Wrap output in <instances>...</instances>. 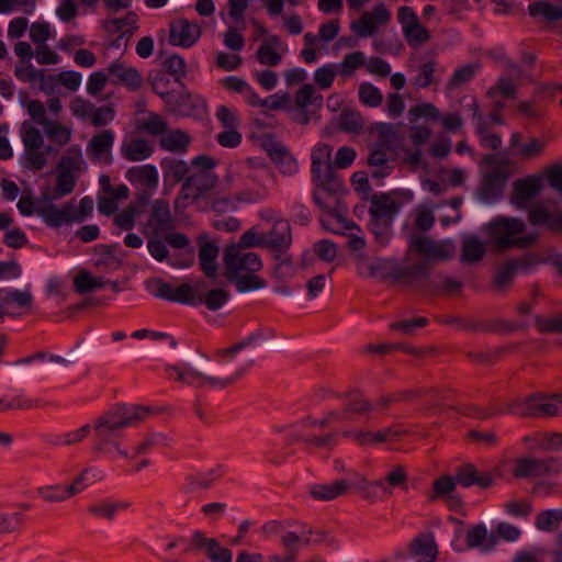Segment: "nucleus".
Segmentation results:
<instances>
[{
	"mask_svg": "<svg viewBox=\"0 0 562 562\" xmlns=\"http://www.w3.org/2000/svg\"><path fill=\"white\" fill-rule=\"evenodd\" d=\"M223 261L225 277L238 292L261 290L266 281L257 274L262 268V261L256 252L245 251L232 244L224 249Z\"/></svg>",
	"mask_w": 562,
	"mask_h": 562,
	"instance_id": "nucleus-1",
	"label": "nucleus"
},
{
	"mask_svg": "<svg viewBox=\"0 0 562 562\" xmlns=\"http://www.w3.org/2000/svg\"><path fill=\"white\" fill-rule=\"evenodd\" d=\"M525 229L526 224L521 218L508 216H497L483 227L491 244L498 249H528L533 246L539 234L532 232L520 236Z\"/></svg>",
	"mask_w": 562,
	"mask_h": 562,
	"instance_id": "nucleus-2",
	"label": "nucleus"
},
{
	"mask_svg": "<svg viewBox=\"0 0 562 562\" xmlns=\"http://www.w3.org/2000/svg\"><path fill=\"white\" fill-rule=\"evenodd\" d=\"M402 203L390 193H378L370 198V229L375 238L384 244L392 234V225Z\"/></svg>",
	"mask_w": 562,
	"mask_h": 562,
	"instance_id": "nucleus-3",
	"label": "nucleus"
},
{
	"mask_svg": "<svg viewBox=\"0 0 562 562\" xmlns=\"http://www.w3.org/2000/svg\"><path fill=\"white\" fill-rule=\"evenodd\" d=\"M150 408L137 405H120L101 415L94 425L100 437L116 436L124 428L133 426L148 416Z\"/></svg>",
	"mask_w": 562,
	"mask_h": 562,
	"instance_id": "nucleus-4",
	"label": "nucleus"
},
{
	"mask_svg": "<svg viewBox=\"0 0 562 562\" xmlns=\"http://www.w3.org/2000/svg\"><path fill=\"white\" fill-rule=\"evenodd\" d=\"M21 139L24 146V166L32 170H42L48 161V156L55 153L52 145L44 146V137L41 131L29 122H23L20 128Z\"/></svg>",
	"mask_w": 562,
	"mask_h": 562,
	"instance_id": "nucleus-5",
	"label": "nucleus"
},
{
	"mask_svg": "<svg viewBox=\"0 0 562 562\" xmlns=\"http://www.w3.org/2000/svg\"><path fill=\"white\" fill-rule=\"evenodd\" d=\"M333 148L327 144H318L312 151L313 181L329 195L342 191V183L334 176L331 166Z\"/></svg>",
	"mask_w": 562,
	"mask_h": 562,
	"instance_id": "nucleus-6",
	"label": "nucleus"
},
{
	"mask_svg": "<svg viewBox=\"0 0 562 562\" xmlns=\"http://www.w3.org/2000/svg\"><path fill=\"white\" fill-rule=\"evenodd\" d=\"M509 411L518 408L522 417H552L562 415V406L551 400V395L533 393L524 398H517L508 405Z\"/></svg>",
	"mask_w": 562,
	"mask_h": 562,
	"instance_id": "nucleus-7",
	"label": "nucleus"
},
{
	"mask_svg": "<svg viewBox=\"0 0 562 562\" xmlns=\"http://www.w3.org/2000/svg\"><path fill=\"white\" fill-rule=\"evenodd\" d=\"M265 247L274 252V260L278 261L274 273L279 274L282 266H290L292 260L290 257L282 255L290 248L292 244V232L288 221H277L272 228L263 234Z\"/></svg>",
	"mask_w": 562,
	"mask_h": 562,
	"instance_id": "nucleus-8",
	"label": "nucleus"
},
{
	"mask_svg": "<svg viewBox=\"0 0 562 562\" xmlns=\"http://www.w3.org/2000/svg\"><path fill=\"white\" fill-rule=\"evenodd\" d=\"M397 20L407 45L418 49L431 40L430 31L424 26L414 9L403 5L397 9Z\"/></svg>",
	"mask_w": 562,
	"mask_h": 562,
	"instance_id": "nucleus-9",
	"label": "nucleus"
},
{
	"mask_svg": "<svg viewBox=\"0 0 562 562\" xmlns=\"http://www.w3.org/2000/svg\"><path fill=\"white\" fill-rule=\"evenodd\" d=\"M36 214L44 223L53 228L63 225H69L75 222V203L72 201L64 203L61 206L55 205L53 201H44L43 195L37 200Z\"/></svg>",
	"mask_w": 562,
	"mask_h": 562,
	"instance_id": "nucleus-10",
	"label": "nucleus"
},
{
	"mask_svg": "<svg viewBox=\"0 0 562 562\" xmlns=\"http://www.w3.org/2000/svg\"><path fill=\"white\" fill-rule=\"evenodd\" d=\"M391 12L383 2L374 4L371 11L362 13L358 21L351 23V30L360 37H369L376 33L379 25H386Z\"/></svg>",
	"mask_w": 562,
	"mask_h": 562,
	"instance_id": "nucleus-11",
	"label": "nucleus"
},
{
	"mask_svg": "<svg viewBox=\"0 0 562 562\" xmlns=\"http://www.w3.org/2000/svg\"><path fill=\"white\" fill-rule=\"evenodd\" d=\"M391 12L383 2L374 4L371 11L362 13L358 21L351 23V30L360 37H369L376 33L379 25H386Z\"/></svg>",
	"mask_w": 562,
	"mask_h": 562,
	"instance_id": "nucleus-12",
	"label": "nucleus"
},
{
	"mask_svg": "<svg viewBox=\"0 0 562 562\" xmlns=\"http://www.w3.org/2000/svg\"><path fill=\"white\" fill-rule=\"evenodd\" d=\"M543 188L541 176H529L514 182L510 202L519 210L531 209V201L540 194Z\"/></svg>",
	"mask_w": 562,
	"mask_h": 562,
	"instance_id": "nucleus-13",
	"label": "nucleus"
},
{
	"mask_svg": "<svg viewBox=\"0 0 562 562\" xmlns=\"http://www.w3.org/2000/svg\"><path fill=\"white\" fill-rule=\"evenodd\" d=\"M411 248L431 260L445 261L452 258L454 245L452 241H435L428 236L419 235L411 240Z\"/></svg>",
	"mask_w": 562,
	"mask_h": 562,
	"instance_id": "nucleus-14",
	"label": "nucleus"
},
{
	"mask_svg": "<svg viewBox=\"0 0 562 562\" xmlns=\"http://www.w3.org/2000/svg\"><path fill=\"white\" fill-rule=\"evenodd\" d=\"M202 29L199 23L178 18L169 24V43L183 48L192 47L201 37Z\"/></svg>",
	"mask_w": 562,
	"mask_h": 562,
	"instance_id": "nucleus-15",
	"label": "nucleus"
},
{
	"mask_svg": "<svg viewBox=\"0 0 562 562\" xmlns=\"http://www.w3.org/2000/svg\"><path fill=\"white\" fill-rule=\"evenodd\" d=\"M114 139L115 136L111 130H101L95 133L87 144L86 153L89 159L100 165L112 164Z\"/></svg>",
	"mask_w": 562,
	"mask_h": 562,
	"instance_id": "nucleus-16",
	"label": "nucleus"
},
{
	"mask_svg": "<svg viewBox=\"0 0 562 562\" xmlns=\"http://www.w3.org/2000/svg\"><path fill=\"white\" fill-rule=\"evenodd\" d=\"M173 228L169 204L162 199L155 200L150 214L143 227L144 235H164Z\"/></svg>",
	"mask_w": 562,
	"mask_h": 562,
	"instance_id": "nucleus-17",
	"label": "nucleus"
},
{
	"mask_svg": "<svg viewBox=\"0 0 562 562\" xmlns=\"http://www.w3.org/2000/svg\"><path fill=\"white\" fill-rule=\"evenodd\" d=\"M153 90L166 102L170 111L182 115H192L196 108L199 99L194 98L189 91L183 90L176 94L173 92H164L159 90V81H153Z\"/></svg>",
	"mask_w": 562,
	"mask_h": 562,
	"instance_id": "nucleus-18",
	"label": "nucleus"
},
{
	"mask_svg": "<svg viewBox=\"0 0 562 562\" xmlns=\"http://www.w3.org/2000/svg\"><path fill=\"white\" fill-rule=\"evenodd\" d=\"M217 177L214 172H196L191 170L186 181L182 183L179 198L184 200H198L203 194L213 189Z\"/></svg>",
	"mask_w": 562,
	"mask_h": 562,
	"instance_id": "nucleus-19",
	"label": "nucleus"
},
{
	"mask_svg": "<svg viewBox=\"0 0 562 562\" xmlns=\"http://www.w3.org/2000/svg\"><path fill=\"white\" fill-rule=\"evenodd\" d=\"M508 172L504 167L491 168L484 176L480 190L481 199L486 203L494 202L501 196L508 180Z\"/></svg>",
	"mask_w": 562,
	"mask_h": 562,
	"instance_id": "nucleus-20",
	"label": "nucleus"
},
{
	"mask_svg": "<svg viewBox=\"0 0 562 562\" xmlns=\"http://www.w3.org/2000/svg\"><path fill=\"white\" fill-rule=\"evenodd\" d=\"M528 221L533 226H544L553 233L562 232V211L549 210L543 203H538L529 209Z\"/></svg>",
	"mask_w": 562,
	"mask_h": 562,
	"instance_id": "nucleus-21",
	"label": "nucleus"
},
{
	"mask_svg": "<svg viewBox=\"0 0 562 562\" xmlns=\"http://www.w3.org/2000/svg\"><path fill=\"white\" fill-rule=\"evenodd\" d=\"M439 550L431 532H423L409 543V554L416 562H435Z\"/></svg>",
	"mask_w": 562,
	"mask_h": 562,
	"instance_id": "nucleus-22",
	"label": "nucleus"
},
{
	"mask_svg": "<svg viewBox=\"0 0 562 562\" xmlns=\"http://www.w3.org/2000/svg\"><path fill=\"white\" fill-rule=\"evenodd\" d=\"M389 146L384 140L376 142L369 146L368 164L370 167L375 168L372 170V178L382 179L391 172L387 156Z\"/></svg>",
	"mask_w": 562,
	"mask_h": 562,
	"instance_id": "nucleus-23",
	"label": "nucleus"
},
{
	"mask_svg": "<svg viewBox=\"0 0 562 562\" xmlns=\"http://www.w3.org/2000/svg\"><path fill=\"white\" fill-rule=\"evenodd\" d=\"M407 483L408 473L406 469L401 464H396L386 472L383 479L376 480L371 484L381 488L384 494L392 495L395 488L407 490Z\"/></svg>",
	"mask_w": 562,
	"mask_h": 562,
	"instance_id": "nucleus-24",
	"label": "nucleus"
},
{
	"mask_svg": "<svg viewBox=\"0 0 562 562\" xmlns=\"http://www.w3.org/2000/svg\"><path fill=\"white\" fill-rule=\"evenodd\" d=\"M56 186L54 189L45 188L41 195L44 201H55L70 194L76 187L78 175L56 169Z\"/></svg>",
	"mask_w": 562,
	"mask_h": 562,
	"instance_id": "nucleus-25",
	"label": "nucleus"
},
{
	"mask_svg": "<svg viewBox=\"0 0 562 562\" xmlns=\"http://www.w3.org/2000/svg\"><path fill=\"white\" fill-rule=\"evenodd\" d=\"M127 180L147 190H155L158 187V171L153 165L131 167L126 171Z\"/></svg>",
	"mask_w": 562,
	"mask_h": 562,
	"instance_id": "nucleus-26",
	"label": "nucleus"
},
{
	"mask_svg": "<svg viewBox=\"0 0 562 562\" xmlns=\"http://www.w3.org/2000/svg\"><path fill=\"white\" fill-rule=\"evenodd\" d=\"M349 488L350 483L341 479L328 484H314L310 494L315 501L330 502L345 495Z\"/></svg>",
	"mask_w": 562,
	"mask_h": 562,
	"instance_id": "nucleus-27",
	"label": "nucleus"
},
{
	"mask_svg": "<svg viewBox=\"0 0 562 562\" xmlns=\"http://www.w3.org/2000/svg\"><path fill=\"white\" fill-rule=\"evenodd\" d=\"M465 543L469 548H480L484 552L492 551L496 543L497 537L493 532H488L483 524L475 525L468 530Z\"/></svg>",
	"mask_w": 562,
	"mask_h": 562,
	"instance_id": "nucleus-28",
	"label": "nucleus"
},
{
	"mask_svg": "<svg viewBox=\"0 0 562 562\" xmlns=\"http://www.w3.org/2000/svg\"><path fill=\"white\" fill-rule=\"evenodd\" d=\"M282 46V41L278 35H270L258 47L256 52L257 60L265 66H277L282 60V53L278 49Z\"/></svg>",
	"mask_w": 562,
	"mask_h": 562,
	"instance_id": "nucleus-29",
	"label": "nucleus"
},
{
	"mask_svg": "<svg viewBox=\"0 0 562 562\" xmlns=\"http://www.w3.org/2000/svg\"><path fill=\"white\" fill-rule=\"evenodd\" d=\"M108 70L114 83H121L131 89H136L142 83V77L138 71L125 64L115 61L109 66Z\"/></svg>",
	"mask_w": 562,
	"mask_h": 562,
	"instance_id": "nucleus-30",
	"label": "nucleus"
},
{
	"mask_svg": "<svg viewBox=\"0 0 562 562\" xmlns=\"http://www.w3.org/2000/svg\"><path fill=\"white\" fill-rule=\"evenodd\" d=\"M32 301L33 296L29 291H8L0 288V319H3L5 316L14 315L10 311L12 303H15L20 307H26L32 304Z\"/></svg>",
	"mask_w": 562,
	"mask_h": 562,
	"instance_id": "nucleus-31",
	"label": "nucleus"
},
{
	"mask_svg": "<svg viewBox=\"0 0 562 562\" xmlns=\"http://www.w3.org/2000/svg\"><path fill=\"white\" fill-rule=\"evenodd\" d=\"M199 259L200 267L207 278H214L217 273L216 259L218 247L209 241L206 237H200Z\"/></svg>",
	"mask_w": 562,
	"mask_h": 562,
	"instance_id": "nucleus-32",
	"label": "nucleus"
},
{
	"mask_svg": "<svg viewBox=\"0 0 562 562\" xmlns=\"http://www.w3.org/2000/svg\"><path fill=\"white\" fill-rule=\"evenodd\" d=\"M391 435L398 436L400 432L393 430L391 427H387L384 430L375 432L366 429H350L342 432L344 437L353 439L360 446L378 445L385 442L387 440V437Z\"/></svg>",
	"mask_w": 562,
	"mask_h": 562,
	"instance_id": "nucleus-33",
	"label": "nucleus"
},
{
	"mask_svg": "<svg viewBox=\"0 0 562 562\" xmlns=\"http://www.w3.org/2000/svg\"><path fill=\"white\" fill-rule=\"evenodd\" d=\"M486 254V243L476 235L462 237L461 261L467 263L479 262Z\"/></svg>",
	"mask_w": 562,
	"mask_h": 562,
	"instance_id": "nucleus-34",
	"label": "nucleus"
},
{
	"mask_svg": "<svg viewBox=\"0 0 562 562\" xmlns=\"http://www.w3.org/2000/svg\"><path fill=\"white\" fill-rule=\"evenodd\" d=\"M121 151L127 160L140 161L151 156L153 147L144 138H133L123 143Z\"/></svg>",
	"mask_w": 562,
	"mask_h": 562,
	"instance_id": "nucleus-35",
	"label": "nucleus"
},
{
	"mask_svg": "<svg viewBox=\"0 0 562 562\" xmlns=\"http://www.w3.org/2000/svg\"><path fill=\"white\" fill-rule=\"evenodd\" d=\"M86 162L82 157V151L79 145L70 146L65 154L60 157L56 169L68 171L79 175L85 170Z\"/></svg>",
	"mask_w": 562,
	"mask_h": 562,
	"instance_id": "nucleus-36",
	"label": "nucleus"
},
{
	"mask_svg": "<svg viewBox=\"0 0 562 562\" xmlns=\"http://www.w3.org/2000/svg\"><path fill=\"white\" fill-rule=\"evenodd\" d=\"M190 144V136L181 130L167 131L159 139L161 148L172 153H184Z\"/></svg>",
	"mask_w": 562,
	"mask_h": 562,
	"instance_id": "nucleus-37",
	"label": "nucleus"
},
{
	"mask_svg": "<svg viewBox=\"0 0 562 562\" xmlns=\"http://www.w3.org/2000/svg\"><path fill=\"white\" fill-rule=\"evenodd\" d=\"M367 64V57L364 53L360 50H353L348 53L344 59L336 65L337 74L342 78H350L355 72L364 67Z\"/></svg>",
	"mask_w": 562,
	"mask_h": 562,
	"instance_id": "nucleus-38",
	"label": "nucleus"
},
{
	"mask_svg": "<svg viewBox=\"0 0 562 562\" xmlns=\"http://www.w3.org/2000/svg\"><path fill=\"white\" fill-rule=\"evenodd\" d=\"M245 371H246V368H240L231 376L220 378V376H213V375H203L201 372H199L192 368H188L187 374H188V379L190 381H192V385L194 384L195 380H202L212 387H226L229 384H232L234 381H236L238 378H240Z\"/></svg>",
	"mask_w": 562,
	"mask_h": 562,
	"instance_id": "nucleus-39",
	"label": "nucleus"
},
{
	"mask_svg": "<svg viewBox=\"0 0 562 562\" xmlns=\"http://www.w3.org/2000/svg\"><path fill=\"white\" fill-rule=\"evenodd\" d=\"M164 176L173 182L186 181L192 168L184 161L176 158H166L161 161Z\"/></svg>",
	"mask_w": 562,
	"mask_h": 562,
	"instance_id": "nucleus-40",
	"label": "nucleus"
},
{
	"mask_svg": "<svg viewBox=\"0 0 562 562\" xmlns=\"http://www.w3.org/2000/svg\"><path fill=\"white\" fill-rule=\"evenodd\" d=\"M517 271L513 263L507 260L496 269L492 279V286L497 292H504L513 283Z\"/></svg>",
	"mask_w": 562,
	"mask_h": 562,
	"instance_id": "nucleus-41",
	"label": "nucleus"
},
{
	"mask_svg": "<svg viewBox=\"0 0 562 562\" xmlns=\"http://www.w3.org/2000/svg\"><path fill=\"white\" fill-rule=\"evenodd\" d=\"M130 507L128 503H119L112 501H101L92 504L89 507V512L95 516L105 520H113L119 510H125Z\"/></svg>",
	"mask_w": 562,
	"mask_h": 562,
	"instance_id": "nucleus-42",
	"label": "nucleus"
},
{
	"mask_svg": "<svg viewBox=\"0 0 562 562\" xmlns=\"http://www.w3.org/2000/svg\"><path fill=\"white\" fill-rule=\"evenodd\" d=\"M517 95V86L513 77H501L486 92L490 99L504 98L515 99Z\"/></svg>",
	"mask_w": 562,
	"mask_h": 562,
	"instance_id": "nucleus-43",
	"label": "nucleus"
},
{
	"mask_svg": "<svg viewBox=\"0 0 562 562\" xmlns=\"http://www.w3.org/2000/svg\"><path fill=\"white\" fill-rule=\"evenodd\" d=\"M48 139L58 146L67 145L72 136V130L57 121H50L43 127Z\"/></svg>",
	"mask_w": 562,
	"mask_h": 562,
	"instance_id": "nucleus-44",
	"label": "nucleus"
},
{
	"mask_svg": "<svg viewBox=\"0 0 562 562\" xmlns=\"http://www.w3.org/2000/svg\"><path fill=\"white\" fill-rule=\"evenodd\" d=\"M338 128L346 133H358L364 126V121L358 111L344 109L338 117Z\"/></svg>",
	"mask_w": 562,
	"mask_h": 562,
	"instance_id": "nucleus-45",
	"label": "nucleus"
},
{
	"mask_svg": "<svg viewBox=\"0 0 562 562\" xmlns=\"http://www.w3.org/2000/svg\"><path fill=\"white\" fill-rule=\"evenodd\" d=\"M103 278H94L88 270H81L75 277V290L80 294H86L100 289L106 284Z\"/></svg>",
	"mask_w": 562,
	"mask_h": 562,
	"instance_id": "nucleus-46",
	"label": "nucleus"
},
{
	"mask_svg": "<svg viewBox=\"0 0 562 562\" xmlns=\"http://www.w3.org/2000/svg\"><path fill=\"white\" fill-rule=\"evenodd\" d=\"M516 477L542 476L543 467L541 459L521 458L516 461L513 472Z\"/></svg>",
	"mask_w": 562,
	"mask_h": 562,
	"instance_id": "nucleus-47",
	"label": "nucleus"
},
{
	"mask_svg": "<svg viewBox=\"0 0 562 562\" xmlns=\"http://www.w3.org/2000/svg\"><path fill=\"white\" fill-rule=\"evenodd\" d=\"M358 97L362 104L369 108H378L383 102V94L378 87L371 82H362L359 86Z\"/></svg>",
	"mask_w": 562,
	"mask_h": 562,
	"instance_id": "nucleus-48",
	"label": "nucleus"
},
{
	"mask_svg": "<svg viewBox=\"0 0 562 562\" xmlns=\"http://www.w3.org/2000/svg\"><path fill=\"white\" fill-rule=\"evenodd\" d=\"M561 514L559 509H548L536 517V527L540 530L552 532L560 527Z\"/></svg>",
	"mask_w": 562,
	"mask_h": 562,
	"instance_id": "nucleus-49",
	"label": "nucleus"
},
{
	"mask_svg": "<svg viewBox=\"0 0 562 562\" xmlns=\"http://www.w3.org/2000/svg\"><path fill=\"white\" fill-rule=\"evenodd\" d=\"M531 16L541 14L546 20L557 21L562 18L561 9L547 1H536L528 7Z\"/></svg>",
	"mask_w": 562,
	"mask_h": 562,
	"instance_id": "nucleus-50",
	"label": "nucleus"
},
{
	"mask_svg": "<svg viewBox=\"0 0 562 562\" xmlns=\"http://www.w3.org/2000/svg\"><path fill=\"white\" fill-rule=\"evenodd\" d=\"M170 301L196 306L202 303V296L196 295L193 288L183 283L176 290L172 289Z\"/></svg>",
	"mask_w": 562,
	"mask_h": 562,
	"instance_id": "nucleus-51",
	"label": "nucleus"
},
{
	"mask_svg": "<svg viewBox=\"0 0 562 562\" xmlns=\"http://www.w3.org/2000/svg\"><path fill=\"white\" fill-rule=\"evenodd\" d=\"M477 68V65L470 64L457 69L447 83L448 89L454 90L469 82L474 77Z\"/></svg>",
	"mask_w": 562,
	"mask_h": 562,
	"instance_id": "nucleus-52",
	"label": "nucleus"
},
{
	"mask_svg": "<svg viewBox=\"0 0 562 562\" xmlns=\"http://www.w3.org/2000/svg\"><path fill=\"white\" fill-rule=\"evenodd\" d=\"M543 148L544 142L533 137L519 145V149L515 151V155L524 160H531L540 156Z\"/></svg>",
	"mask_w": 562,
	"mask_h": 562,
	"instance_id": "nucleus-53",
	"label": "nucleus"
},
{
	"mask_svg": "<svg viewBox=\"0 0 562 562\" xmlns=\"http://www.w3.org/2000/svg\"><path fill=\"white\" fill-rule=\"evenodd\" d=\"M140 213V205L130 204L114 216V224L121 229L130 231L135 224V217Z\"/></svg>",
	"mask_w": 562,
	"mask_h": 562,
	"instance_id": "nucleus-54",
	"label": "nucleus"
},
{
	"mask_svg": "<svg viewBox=\"0 0 562 562\" xmlns=\"http://www.w3.org/2000/svg\"><path fill=\"white\" fill-rule=\"evenodd\" d=\"M436 61L429 60L418 68V75L413 79L412 83L418 88L425 89L435 82Z\"/></svg>",
	"mask_w": 562,
	"mask_h": 562,
	"instance_id": "nucleus-55",
	"label": "nucleus"
},
{
	"mask_svg": "<svg viewBox=\"0 0 562 562\" xmlns=\"http://www.w3.org/2000/svg\"><path fill=\"white\" fill-rule=\"evenodd\" d=\"M147 238V249L149 254L157 260L164 261L169 256L165 239L162 235H144Z\"/></svg>",
	"mask_w": 562,
	"mask_h": 562,
	"instance_id": "nucleus-56",
	"label": "nucleus"
},
{
	"mask_svg": "<svg viewBox=\"0 0 562 562\" xmlns=\"http://www.w3.org/2000/svg\"><path fill=\"white\" fill-rule=\"evenodd\" d=\"M535 326L541 333L562 334V314L551 317L536 316Z\"/></svg>",
	"mask_w": 562,
	"mask_h": 562,
	"instance_id": "nucleus-57",
	"label": "nucleus"
},
{
	"mask_svg": "<svg viewBox=\"0 0 562 562\" xmlns=\"http://www.w3.org/2000/svg\"><path fill=\"white\" fill-rule=\"evenodd\" d=\"M337 74V67L335 64L325 65L314 72V80L316 85L326 90L331 87Z\"/></svg>",
	"mask_w": 562,
	"mask_h": 562,
	"instance_id": "nucleus-58",
	"label": "nucleus"
},
{
	"mask_svg": "<svg viewBox=\"0 0 562 562\" xmlns=\"http://www.w3.org/2000/svg\"><path fill=\"white\" fill-rule=\"evenodd\" d=\"M142 128L151 135L162 136L168 130V124H167L166 120H164L160 115H158L156 113H150L143 121Z\"/></svg>",
	"mask_w": 562,
	"mask_h": 562,
	"instance_id": "nucleus-59",
	"label": "nucleus"
},
{
	"mask_svg": "<svg viewBox=\"0 0 562 562\" xmlns=\"http://www.w3.org/2000/svg\"><path fill=\"white\" fill-rule=\"evenodd\" d=\"M229 297V293L223 289H212L210 290L204 297H202V303L211 311H216L221 308Z\"/></svg>",
	"mask_w": 562,
	"mask_h": 562,
	"instance_id": "nucleus-60",
	"label": "nucleus"
},
{
	"mask_svg": "<svg viewBox=\"0 0 562 562\" xmlns=\"http://www.w3.org/2000/svg\"><path fill=\"white\" fill-rule=\"evenodd\" d=\"M146 289L154 296L170 301L172 286L160 278H151L145 283Z\"/></svg>",
	"mask_w": 562,
	"mask_h": 562,
	"instance_id": "nucleus-61",
	"label": "nucleus"
},
{
	"mask_svg": "<svg viewBox=\"0 0 562 562\" xmlns=\"http://www.w3.org/2000/svg\"><path fill=\"white\" fill-rule=\"evenodd\" d=\"M429 274V265L426 261H422L415 266L406 267L397 272V278L414 281L420 278H427Z\"/></svg>",
	"mask_w": 562,
	"mask_h": 562,
	"instance_id": "nucleus-62",
	"label": "nucleus"
},
{
	"mask_svg": "<svg viewBox=\"0 0 562 562\" xmlns=\"http://www.w3.org/2000/svg\"><path fill=\"white\" fill-rule=\"evenodd\" d=\"M374 409V405L368 398L356 396L351 398L345 409V414L366 415Z\"/></svg>",
	"mask_w": 562,
	"mask_h": 562,
	"instance_id": "nucleus-63",
	"label": "nucleus"
},
{
	"mask_svg": "<svg viewBox=\"0 0 562 562\" xmlns=\"http://www.w3.org/2000/svg\"><path fill=\"white\" fill-rule=\"evenodd\" d=\"M515 270L518 272H529L537 265L543 261V259L537 254L528 252L521 257L509 259Z\"/></svg>",
	"mask_w": 562,
	"mask_h": 562,
	"instance_id": "nucleus-64",
	"label": "nucleus"
}]
</instances>
